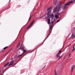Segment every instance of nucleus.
I'll use <instances>...</instances> for the list:
<instances>
[{"label": "nucleus", "instance_id": "6e6552de", "mask_svg": "<svg viewBox=\"0 0 75 75\" xmlns=\"http://www.w3.org/2000/svg\"><path fill=\"white\" fill-rule=\"evenodd\" d=\"M50 17L52 18V20H53V19L52 18V17H54V14H50Z\"/></svg>", "mask_w": 75, "mask_h": 75}, {"label": "nucleus", "instance_id": "f3484780", "mask_svg": "<svg viewBox=\"0 0 75 75\" xmlns=\"http://www.w3.org/2000/svg\"><path fill=\"white\" fill-rule=\"evenodd\" d=\"M21 42H20L18 43V46L17 47H18V46H20V44H21Z\"/></svg>", "mask_w": 75, "mask_h": 75}, {"label": "nucleus", "instance_id": "f8f14e48", "mask_svg": "<svg viewBox=\"0 0 75 75\" xmlns=\"http://www.w3.org/2000/svg\"><path fill=\"white\" fill-rule=\"evenodd\" d=\"M51 11V10H50L49 11H48L47 13V15H49V13H50V11Z\"/></svg>", "mask_w": 75, "mask_h": 75}, {"label": "nucleus", "instance_id": "aec40b11", "mask_svg": "<svg viewBox=\"0 0 75 75\" xmlns=\"http://www.w3.org/2000/svg\"><path fill=\"white\" fill-rule=\"evenodd\" d=\"M59 20H58L57 21V23H58V22H59Z\"/></svg>", "mask_w": 75, "mask_h": 75}, {"label": "nucleus", "instance_id": "1a4fd4ad", "mask_svg": "<svg viewBox=\"0 0 75 75\" xmlns=\"http://www.w3.org/2000/svg\"><path fill=\"white\" fill-rule=\"evenodd\" d=\"M48 21H47V23L48 24H50V19H47Z\"/></svg>", "mask_w": 75, "mask_h": 75}, {"label": "nucleus", "instance_id": "393cba45", "mask_svg": "<svg viewBox=\"0 0 75 75\" xmlns=\"http://www.w3.org/2000/svg\"><path fill=\"white\" fill-rule=\"evenodd\" d=\"M52 25L51 26V27H50V30L51 29V27H52Z\"/></svg>", "mask_w": 75, "mask_h": 75}, {"label": "nucleus", "instance_id": "20e7f679", "mask_svg": "<svg viewBox=\"0 0 75 75\" xmlns=\"http://www.w3.org/2000/svg\"><path fill=\"white\" fill-rule=\"evenodd\" d=\"M60 14L59 13H57L55 15V16L56 18H59V16Z\"/></svg>", "mask_w": 75, "mask_h": 75}, {"label": "nucleus", "instance_id": "2eb2a0df", "mask_svg": "<svg viewBox=\"0 0 75 75\" xmlns=\"http://www.w3.org/2000/svg\"><path fill=\"white\" fill-rule=\"evenodd\" d=\"M31 16H30L29 17V21H30V19H31Z\"/></svg>", "mask_w": 75, "mask_h": 75}, {"label": "nucleus", "instance_id": "4be33fe9", "mask_svg": "<svg viewBox=\"0 0 75 75\" xmlns=\"http://www.w3.org/2000/svg\"><path fill=\"white\" fill-rule=\"evenodd\" d=\"M61 50H60L59 51V53H61Z\"/></svg>", "mask_w": 75, "mask_h": 75}, {"label": "nucleus", "instance_id": "f257e3e1", "mask_svg": "<svg viewBox=\"0 0 75 75\" xmlns=\"http://www.w3.org/2000/svg\"><path fill=\"white\" fill-rule=\"evenodd\" d=\"M61 4L57 5L56 8L53 10V12L54 13H55V12H58L59 10H61Z\"/></svg>", "mask_w": 75, "mask_h": 75}, {"label": "nucleus", "instance_id": "5701e85b", "mask_svg": "<svg viewBox=\"0 0 75 75\" xmlns=\"http://www.w3.org/2000/svg\"><path fill=\"white\" fill-rule=\"evenodd\" d=\"M70 45H71V44H70L68 46V47H69V46H70Z\"/></svg>", "mask_w": 75, "mask_h": 75}, {"label": "nucleus", "instance_id": "412c9836", "mask_svg": "<svg viewBox=\"0 0 75 75\" xmlns=\"http://www.w3.org/2000/svg\"><path fill=\"white\" fill-rule=\"evenodd\" d=\"M53 23H54V21H52L51 22V24H53Z\"/></svg>", "mask_w": 75, "mask_h": 75}, {"label": "nucleus", "instance_id": "9d476101", "mask_svg": "<svg viewBox=\"0 0 75 75\" xmlns=\"http://www.w3.org/2000/svg\"><path fill=\"white\" fill-rule=\"evenodd\" d=\"M75 34H73L72 35V38H75Z\"/></svg>", "mask_w": 75, "mask_h": 75}, {"label": "nucleus", "instance_id": "423d86ee", "mask_svg": "<svg viewBox=\"0 0 75 75\" xmlns=\"http://www.w3.org/2000/svg\"><path fill=\"white\" fill-rule=\"evenodd\" d=\"M34 20H33V21L32 22L30 25L29 26L28 28H29L31 27H32V25H33V23H34Z\"/></svg>", "mask_w": 75, "mask_h": 75}, {"label": "nucleus", "instance_id": "a878e982", "mask_svg": "<svg viewBox=\"0 0 75 75\" xmlns=\"http://www.w3.org/2000/svg\"><path fill=\"white\" fill-rule=\"evenodd\" d=\"M69 56H70V54L68 55V57H69Z\"/></svg>", "mask_w": 75, "mask_h": 75}, {"label": "nucleus", "instance_id": "ddd939ff", "mask_svg": "<svg viewBox=\"0 0 75 75\" xmlns=\"http://www.w3.org/2000/svg\"><path fill=\"white\" fill-rule=\"evenodd\" d=\"M54 5H57V2L56 1H55L54 3Z\"/></svg>", "mask_w": 75, "mask_h": 75}, {"label": "nucleus", "instance_id": "6ab92c4d", "mask_svg": "<svg viewBox=\"0 0 75 75\" xmlns=\"http://www.w3.org/2000/svg\"><path fill=\"white\" fill-rule=\"evenodd\" d=\"M57 58H59V55H58V54L57 55Z\"/></svg>", "mask_w": 75, "mask_h": 75}, {"label": "nucleus", "instance_id": "a211bd4d", "mask_svg": "<svg viewBox=\"0 0 75 75\" xmlns=\"http://www.w3.org/2000/svg\"><path fill=\"white\" fill-rule=\"evenodd\" d=\"M12 49H11L7 53H6V54H8V53L9 52H10V51Z\"/></svg>", "mask_w": 75, "mask_h": 75}, {"label": "nucleus", "instance_id": "4468645a", "mask_svg": "<svg viewBox=\"0 0 75 75\" xmlns=\"http://www.w3.org/2000/svg\"><path fill=\"white\" fill-rule=\"evenodd\" d=\"M50 9H51V7H50V8H48L47 9V11H48L50 10Z\"/></svg>", "mask_w": 75, "mask_h": 75}, {"label": "nucleus", "instance_id": "39448f33", "mask_svg": "<svg viewBox=\"0 0 75 75\" xmlns=\"http://www.w3.org/2000/svg\"><path fill=\"white\" fill-rule=\"evenodd\" d=\"M75 67V65H73V66H72L71 68V73H72V72L73 71H74V68Z\"/></svg>", "mask_w": 75, "mask_h": 75}, {"label": "nucleus", "instance_id": "cd10ccee", "mask_svg": "<svg viewBox=\"0 0 75 75\" xmlns=\"http://www.w3.org/2000/svg\"><path fill=\"white\" fill-rule=\"evenodd\" d=\"M72 51L73 52V51H74V49H73L72 50Z\"/></svg>", "mask_w": 75, "mask_h": 75}, {"label": "nucleus", "instance_id": "dca6fc26", "mask_svg": "<svg viewBox=\"0 0 75 75\" xmlns=\"http://www.w3.org/2000/svg\"><path fill=\"white\" fill-rule=\"evenodd\" d=\"M8 47L7 46H6L5 47H4L3 49L4 50H6V48H7Z\"/></svg>", "mask_w": 75, "mask_h": 75}, {"label": "nucleus", "instance_id": "c85d7f7f", "mask_svg": "<svg viewBox=\"0 0 75 75\" xmlns=\"http://www.w3.org/2000/svg\"><path fill=\"white\" fill-rule=\"evenodd\" d=\"M45 68V67H44V68Z\"/></svg>", "mask_w": 75, "mask_h": 75}, {"label": "nucleus", "instance_id": "f03ea898", "mask_svg": "<svg viewBox=\"0 0 75 75\" xmlns=\"http://www.w3.org/2000/svg\"><path fill=\"white\" fill-rule=\"evenodd\" d=\"M19 50H21L22 51H23L24 52H23L22 54H21V55H19L18 57H21V56L23 55L25 52H26V50H24V46L23 45H21V47L19 49Z\"/></svg>", "mask_w": 75, "mask_h": 75}, {"label": "nucleus", "instance_id": "bb28decb", "mask_svg": "<svg viewBox=\"0 0 75 75\" xmlns=\"http://www.w3.org/2000/svg\"><path fill=\"white\" fill-rule=\"evenodd\" d=\"M55 75H57V74H55Z\"/></svg>", "mask_w": 75, "mask_h": 75}, {"label": "nucleus", "instance_id": "b1692460", "mask_svg": "<svg viewBox=\"0 0 75 75\" xmlns=\"http://www.w3.org/2000/svg\"><path fill=\"white\" fill-rule=\"evenodd\" d=\"M61 58V57H59V59H60V58Z\"/></svg>", "mask_w": 75, "mask_h": 75}, {"label": "nucleus", "instance_id": "9b49d317", "mask_svg": "<svg viewBox=\"0 0 75 75\" xmlns=\"http://www.w3.org/2000/svg\"><path fill=\"white\" fill-rule=\"evenodd\" d=\"M65 4L64 5L65 6H64L62 7L63 9H65V8H67V6L65 5Z\"/></svg>", "mask_w": 75, "mask_h": 75}, {"label": "nucleus", "instance_id": "7ed1b4c3", "mask_svg": "<svg viewBox=\"0 0 75 75\" xmlns=\"http://www.w3.org/2000/svg\"><path fill=\"white\" fill-rule=\"evenodd\" d=\"M14 61L11 62L10 63V62H8L6 63L5 65L4 66V67L2 68V69H3L4 67H6L7 66V65H8V66H10V65H12V64L14 63Z\"/></svg>", "mask_w": 75, "mask_h": 75}, {"label": "nucleus", "instance_id": "c756f323", "mask_svg": "<svg viewBox=\"0 0 75 75\" xmlns=\"http://www.w3.org/2000/svg\"><path fill=\"white\" fill-rule=\"evenodd\" d=\"M74 1H75V0H74Z\"/></svg>", "mask_w": 75, "mask_h": 75}, {"label": "nucleus", "instance_id": "0eeeda50", "mask_svg": "<svg viewBox=\"0 0 75 75\" xmlns=\"http://www.w3.org/2000/svg\"><path fill=\"white\" fill-rule=\"evenodd\" d=\"M73 2V1H71L69 2V3H67L66 4H65V6H68V5H69V4L71 3H72Z\"/></svg>", "mask_w": 75, "mask_h": 75}]
</instances>
